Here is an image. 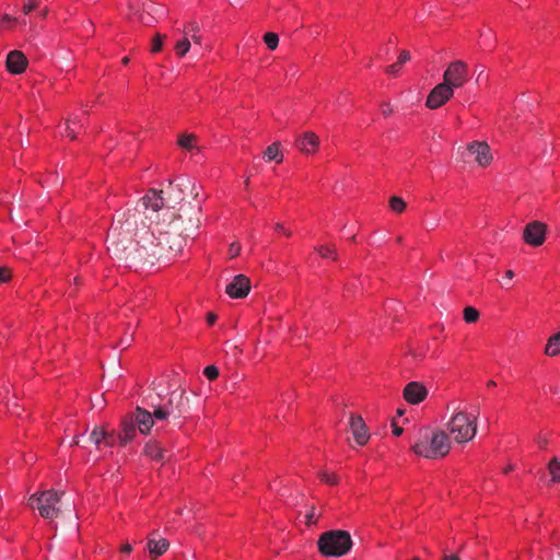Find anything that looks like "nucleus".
<instances>
[{
    "instance_id": "nucleus-1",
    "label": "nucleus",
    "mask_w": 560,
    "mask_h": 560,
    "mask_svg": "<svg viewBox=\"0 0 560 560\" xmlns=\"http://www.w3.org/2000/svg\"><path fill=\"white\" fill-rule=\"evenodd\" d=\"M143 214L151 223L156 224V232L166 234L172 240L174 236L183 238V246L186 240L194 235L200 226L201 206L183 205L177 211L164 207V198L154 189L139 201Z\"/></svg>"
},
{
    "instance_id": "nucleus-2",
    "label": "nucleus",
    "mask_w": 560,
    "mask_h": 560,
    "mask_svg": "<svg viewBox=\"0 0 560 560\" xmlns=\"http://www.w3.org/2000/svg\"><path fill=\"white\" fill-rule=\"evenodd\" d=\"M183 249V238L174 236L172 240L166 234L153 231H143L128 257V262L153 265L160 259H170Z\"/></svg>"
},
{
    "instance_id": "nucleus-3",
    "label": "nucleus",
    "mask_w": 560,
    "mask_h": 560,
    "mask_svg": "<svg viewBox=\"0 0 560 560\" xmlns=\"http://www.w3.org/2000/svg\"><path fill=\"white\" fill-rule=\"evenodd\" d=\"M139 205L133 210L122 213L112 224L107 233V250L120 260H128L130 253L135 248L133 235L138 229L140 219Z\"/></svg>"
},
{
    "instance_id": "nucleus-4",
    "label": "nucleus",
    "mask_w": 560,
    "mask_h": 560,
    "mask_svg": "<svg viewBox=\"0 0 560 560\" xmlns=\"http://www.w3.org/2000/svg\"><path fill=\"white\" fill-rule=\"evenodd\" d=\"M416 455L428 459H436L446 456L451 448L448 435L442 431H431L428 428L419 431V438L412 445Z\"/></svg>"
},
{
    "instance_id": "nucleus-5",
    "label": "nucleus",
    "mask_w": 560,
    "mask_h": 560,
    "mask_svg": "<svg viewBox=\"0 0 560 560\" xmlns=\"http://www.w3.org/2000/svg\"><path fill=\"white\" fill-rule=\"evenodd\" d=\"M148 406L153 409L156 421H165L170 418L178 420L188 411V399L184 390H173L165 401L155 402L152 399Z\"/></svg>"
},
{
    "instance_id": "nucleus-6",
    "label": "nucleus",
    "mask_w": 560,
    "mask_h": 560,
    "mask_svg": "<svg viewBox=\"0 0 560 560\" xmlns=\"http://www.w3.org/2000/svg\"><path fill=\"white\" fill-rule=\"evenodd\" d=\"M317 546L325 557H342L351 549L352 539L347 530H328L319 536Z\"/></svg>"
},
{
    "instance_id": "nucleus-7",
    "label": "nucleus",
    "mask_w": 560,
    "mask_h": 560,
    "mask_svg": "<svg viewBox=\"0 0 560 560\" xmlns=\"http://www.w3.org/2000/svg\"><path fill=\"white\" fill-rule=\"evenodd\" d=\"M453 408L454 415L451 418L447 428L450 434L457 443H465L470 441L477 432V418L478 413L470 417L465 411L459 410L453 404L448 405L447 408Z\"/></svg>"
},
{
    "instance_id": "nucleus-8",
    "label": "nucleus",
    "mask_w": 560,
    "mask_h": 560,
    "mask_svg": "<svg viewBox=\"0 0 560 560\" xmlns=\"http://www.w3.org/2000/svg\"><path fill=\"white\" fill-rule=\"evenodd\" d=\"M63 492H57L52 489L36 492L28 499V505L37 509L39 515L44 518L54 520L60 515V499Z\"/></svg>"
},
{
    "instance_id": "nucleus-9",
    "label": "nucleus",
    "mask_w": 560,
    "mask_h": 560,
    "mask_svg": "<svg viewBox=\"0 0 560 560\" xmlns=\"http://www.w3.org/2000/svg\"><path fill=\"white\" fill-rule=\"evenodd\" d=\"M154 190L164 198L163 209H173L176 203L184 199L187 191L194 195L195 199L198 198L195 184L190 178L185 176H180L174 182L170 180L166 189Z\"/></svg>"
},
{
    "instance_id": "nucleus-10",
    "label": "nucleus",
    "mask_w": 560,
    "mask_h": 560,
    "mask_svg": "<svg viewBox=\"0 0 560 560\" xmlns=\"http://www.w3.org/2000/svg\"><path fill=\"white\" fill-rule=\"evenodd\" d=\"M468 80V66L462 60L451 62L443 74V82L454 90L464 86Z\"/></svg>"
},
{
    "instance_id": "nucleus-11",
    "label": "nucleus",
    "mask_w": 560,
    "mask_h": 560,
    "mask_svg": "<svg viewBox=\"0 0 560 560\" xmlns=\"http://www.w3.org/2000/svg\"><path fill=\"white\" fill-rule=\"evenodd\" d=\"M454 95V89L445 82L439 83L428 95L427 106L431 109H436L444 105Z\"/></svg>"
},
{
    "instance_id": "nucleus-12",
    "label": "nucleus",
    "mask_w": 560,
    "mask_h": 560,
    "mask_svg": "<svg viewBox=\"0 0 560 560\" xmlns=\"http://www.w3.org/2000/svg\"><path fill=\"white\" fill-rule=\"evenodd\" d=\"M546 231V224L539 221H533L525 226L523 238L528 245L537 247L545 242Z\"/></svg>"
},
{
    "instance_id": "nucleus-13",
    "label": "nucleus",
    "mask_w": 560,
    "mask_h": 560,
    "mask_svg": "<svg viewBox=\"0 0 560 560\" xmlns=\"http://www.w3.org/2000/svg\"><path fill=\"white\" fill-rule=\"evenodd\" d=\"M250 291V280L244 275L234 277L231 283L225 288L226 294L232 299H243Z\"/></svg>"
},
{
    "instance_id": "nucleus-14",
    "label": "nucleus",
    "mask_w": 560,
    "mask_h": 560,
    "mask_svg": "<svg viewBox=\"0 0 560 560\" xmlns=\"http://www.w3.org/2000/svg\"><path fill=\"white\" fill-rule=\"evenodd\" d=\"M349 427L355 442L359 445H365L370 439V434L363 418L358 415H351Z\"/></svg>"
},
{
    "instance_id": "nucleus-15",
    "label": "nucleus",
    "mask_w": 560,
    "mask_h": 560,
    "mask_svg": "<svg viewBox=\"0 0 560 560\" xmlns=\"http://www.w3.org/2000/svg\"><path fill=\"white\" fill-rule=\"evenodd\" d=\"M428 396L427 388L418 382H410L404 389V398L411 405H417Z\"/></svg>"
},
{
    "instance_id": "nucleus-16",
    "label": "nucleus",
    "mask_w": 560,
    "mask_h": 560,
    "mask_svg": "<svg viewBox=\"0 0 560 560\" xmlns=\"http://www.w3.org/2000/svg\"><path fill=\"white\" fill-rule=\"evenodd\" d=\"M155 417L153 411H149L142 407H137L133 413V422L138 425L142 434H148L154 424Z\"/></svg>"
},
{
    "instance_id": "nucleus-17",
    "label": "nucleus",
    "mask_w": 560,
    "mask_h": 560,
    "mask_svg": "<svg viewBox=\"0 0 560 560\" xmlns=\"http://www.w3.org/2000/svg\"><path fill=\"white\" fill-rule=\"evenodd\" d=\"M467 150L476 156L475 160L480 166H487L492 161L490 148L486 142L474 141Z\"/></svg>"
},
{
    "instance_id": "nucleus-18",
    "label": "nucleus",
    "mask_w": 560,
    "mask_h": 560,
    "mask_svg": "<svg viewBox=\"0 0 560 560\" xmlns=\"http://www.w3.org/2000/svg\"><path fill=\"white\" fill-rule=\"evenodd\" d=\"M5 66L9 72L13 74H20L25 71L27 59L22 51L12 50L7 56Z\"/></svg>"
},
{
    "instance_id": "nucleus-19",
    "label": "nucleus",
    "mask_w": 560,
    "mask_h": 560,
    "mask_svg": "<svg viewBox=\"0 0 560 560\" xmlns=\"http://www.w3.org/2000/svg\"><path fill=\"white\" fill-rule=\"evenodd\" d=\"M319 145V138L311 131H307L296 138L295 147L305 154H312L316 152Z\"/></svg>"
},
{
    "instance_id": "nucleus-20",
    "label": "nucleus",
    "mask_w": 560,
    "mask_h": 560,
    "mask_svg": "<svg viewBox=\"0 0 560 560\" xmlns=\"http://www.w3.org/2000/svg\"><path fill=\"white\" fill-rule=\"evenodd\" d=\"M143 454L160 463L165 460V450L155 440H151L144 445Z\"/></svg>"
},
{
    "instance_id": "nucleus-21",
    "label": "nucleus",
    "mask_w": 560,
    "mask_h": 560,
    "mask_svg": "<svg viewBox=\"0 0 560 560\" xmlns=\"http://www.w3.org/2000/svg\"><path fill=\"white\" fill-rule=\"evenodd\" d=\"M170 542L165 538L155 539L154 537H149L147 542L148 551L154 559L166 552Z\"/></svg>"
},
{
    "instance_id": "nucleus-22",
    "label": "nucleus",
    "mask_w": 560,
    "mask_h": 560,
    "mask_svg": "<svg viewBox=\"0 0 560 560\" xmlns=\"http://www.w3.org/2000/svg\"><path fill=\"white\" fill-rule=\"evenodd\" d=\"M281 143L273 142L264 151V159L267 162L275 161L276 163H281L283 161V154L280 150Z\"/></svg>"
},
{
    "instance_id": "nucleus-23",
    "label": "nucleus",
    "mask_w": 560,
    "mask_h": 560,
    "mask_svg": "<svg viewBox=\"0 0 560 560\" xmlns=\"http://www.w3.org/2000/svg\"><path fill=\"white\" fill-rule=\"evenodd\" d=\"M136 434V428L133 422L124 421L121 433L118 435V439L122 445H126L130 442Z\"/></svg>"
},
{
    "instance_id": "nucleus-24",
    "label": "nucleus",
    "mask_w": 560,
    "mask_h": 560,
    "mask_svg": "<svg viewBox=\"0 0 560 560\" xmlns=\"http://www.w3.org/2000/svg\"><path fill=\"white\" fill-rule=\"evenodd\" d=\"M411 59L410 52L408 50H402L399 54L398 61L388 66L386 68V72L392 75H396L399 72L400 66L406 63Z\"/></svg>"
},
{
    "instance_id": "nucleus-25",
    "label": "nucleus",
    "mask_w": 560,
    "mask_h": 560,
    "mask_svg": "<svg viewBox=\"0 0 560 560\" xmlns=\"http://www.w3.org/2000/svg\"><path fill=\"white\" fill-rule=\"evenodd\" d=\"M545 353L550 357L560 354V334H556L549 338Z\"/></svg>"
},
{
    "instance_id": "nucleus-26",
    "label": "nucleus",
    "mask_w": 560,
    "mask_h": 560,
    "mask_svg": "<svg viewBox=\"0 0 560 560\" xmlns=\"http://www.w3.org/2000/svg\"><path fill=\"white\" fill-rule=\"evenodd\" d=\"M548 471L552 482H560V458L552 457L548 463Z\"/></svg>"
},
{
    "instance_id": "nucleus-27",
    "label": "nucleus",
    "mask_w": 560,
    "mask_h": 560,
    "mask_svg": "<svg viewBox=\"0 0 560 560\" xmlns=\"http://www.w3.org/2000/svg\"><path fill=\"white\" fill-rule=\"evenodd\" d=\"M105 440H107V431L101 427H95L90 434V441L100 447Z\"/></svg>"
},
{
    "instance_id": "nucleus-28",
    "label": "nucleus",
    "mask_w": 560,
    "mask_h": 560,
    "mask_svg": "<svg viewBox=\"0 0 560 560\" xmlns=\"http://www.w3.org/2000/svg\"><path fill=\"white\" fill-rule=\"evenodd\" d=\"M177 143L183 149L192 150L196 147L195 145V143H196V136L191 135V133H189V135H187V133L180 135L178 137Z\"/></svg>"
},
{
    "instance_id": "nucleus-29",
    "label": "nucleus",
    "mask_w": 560,
    "mask_h": 560,
    "mask_svg": "<svg viewBox=\"0 0 560 560\" xmlns=\"http://www.w3.org/2000/svg\"><path fill=\"white\" fill-rule=\"evenodd\" d=\"M315 250L323 257V258H331L332 260H337L338 254L336 252V248L334 246H318L315 248Z\"/></svg>"
},
{
    "instance_id": "nucleus-30",
    "label": "nucleus",
    "mask_w": 560,
    "mask_h": 560,
    "mask_svg": "<svg viewBox=\"0 0 560 560\" xmlns=\"http://www.w3.org/2000/svg\"><path fill=\"white\" fill-rule=\"evenodd\" d=\"M264 42L269 49L273 50L278 47L279 37L276 33L269 32L264 35Z\"/></svg>"
},
{
    "instance_id": "nucleus-31",
    "label": "nucleus",
    "mask_w": 560,
    "mask_h": 560,
    "mask_svg": "<svg viewBox=\"0 0 560 560\" xmlns=\"http://www.w3.org/2000/svg\"><path fill=\"white\" fill-rule=\"evenodd\" d=\"M390 209L394 212L401 213L406 208V202L399 197H392L389 200Z\"/></svg>"
},
{
    "instance_id": "nucleus-32",
    "label": "nucleus",
    "mask_w": 560,
    "mask_h": 560,
    "mask_svg": "<svg viewBox=\"0 0 560 560\" xmlns=\"http://www.w3.org/2000/svg\"><path fill=\"white\" fill-rule=\"evenodd\" d=\"M190 46H191L190 42L187 37L179 40L175 46L177 56L183 57L184 55H186L188 52Z\"/></svg>"
},
{
    "instance_id": "nucleus-33",
    "label": "nucleus",
    "mask_w": 560,
    "mask_h": 560,
    "mask_svg": "<svg viewBox=\"0 0 560 560\" xmlns=\"http://www.w3.org/2000/svg\"><path fill=\"white\" fill-rule=\"evenodd\" d=\"M478 318H479V312L475 307L467 306L464 308V319L467 323H475Z\"/></svg>"
},
{
    "instance_id": "nucleus-34",
    "label": "nucleus",
    "mask_w": 560,
    "mask_h": 560,
    "mask_svg": "<svg viewBox=\"0 0 560 560\" xmlns=\"http://www.w3.org/2000/svg\"><path fill=\"white\" fill-rule=\"evenodd\" d=\"M147 15L144 13L139 14V20L144 24H150L151 20L153 19L152 13H158L159 9L154 5H150L144 9Z\"/></svg>"
},
{
    "instance_id": "nucleus-35",
    "label": "nucleus",
    "mask_w": 560,
    "mask_h": 560,
    "mask_svg": "<svg viewBox=\"0 0 560 560\" xmlns=\"http://www.w3.org/2000/svg\"><path fill=\"white\" fill-rule=\"evenodd\" d=\"M203 374L209 381H214L219 376V369L215 365H208L205 368Z\"/></svg>"
},
{
    "instance_id": "nucleus-36",
    "label": "nucleus",
    "mask_w": 560,
    "mask_h": 560,
    "mask_svg": "<svg viewBox=\"0 0 560 560\" xmlns=\"http://www.w3.org/2000/svg\"><path fill=\"white\" fill-rule=\"evenodd\" d=\"M164 37V35L155 34L151 48L152 52H159L162 49Z\"/></svg>"
},
{
    "instance_id": "nucleus-37",
    "label": "nucleus",
    "mask_w": 560,
    "mask_h": 560,
    "mask_svg": "<svg viewBox=\"0 0 560 560\" xmlns=\"http://www.w3.org/2000/svg\"><path fill=\"white\" fill-rule=\"evenodd\" d=\"M319 477L322 481L329 485H336L338 482V477L335 474H328L327 471H323L319 474Z\"/></svg>"
},
{
    "instance_id": "nucleus-38",
    "label": "nucleus",
    "mask_w": 560,
    "mask_h": 560,
    "mask_svg": "<svg viewBox=\"0 0 560 560\" xmlns=\"http://www.w3.org/2000/svg\"><path fill=\"white\" fill-rule=\"evenodd\" d=\"M38 5V1L37 0H28L24 5H23V12L24 14H28L31 13L33 10H35Z\"/></svg>"
},
{
    "instance_id": "nucleus-39",
    "label": "nucleus",
    "mask_w": 560,
    "mask_h": 560,
    "mask_svg": "<svg viewBox=\"0 0 560 560\" xmlns=\"http://www.w3.org/2000/svg\"><path fill=\"white\" fill-rule=\"evenodd\" d=\"M11 277V270L7 267H0V282H7Z\"/></svg>"
},
{
    "instance_id": "nucleus-40",
    "label": "nucleus",
    "mask_w": 560,
    "mask_h": 560,
    "mask_svg": "<svg viewBox=\"0 0 560 560\" xmlns=\"http://www.w3.org/2000/svg\"><path fill=\"white\" fill-rule=\"evenodd\" d=\"M317 521V515L315 513V508L313 506L310 513L306 514V523L308 525L315 524Z\"/></svg>"
},
{
    "instance_id": "nucleus-41",
    "label": "nucleus",
    "mask_w": 560,
    "mask_h": 560,
    "mask_svg": "<svg viewBox=\"0 0 560 560\" xmlns=\"http://www.w3.org/2000/svg\"><path fill=\"white\" fill-rule=\"evenodd\" d=\"M199 31V26L197 23L192 22V23H189L186 28H185V34H188V33H192V34H196L197 32Z\"/></svg>"
},
{
    "instance_id": "nucleus-42",
    "label": "nucleus",
    "mask_w": 560,
    "mask_h": 560,
    "mask_svg": "<svg viewBox=\"0 0 560 560\" xmlns=\"http://www.w3.org/2000/svg\"><path fill=\"white\" fill-rule=\"evenodd\" d=\"M240 250H241L240 244L233 243L230 246V255H231V257L237 256L240 254Z\"/></svg>"
},
{
    "instance_id": "nucleus-43",
    "label": "nucleus",
    "mask_w": 560,
    "mask_h": 560,
    "mask_svg": "<svg viewBox=\"0 0 560 560\" xmlns=\"http://www.w3.org/2000/svg\"><path fill=\"white\" fill-rule=\"evenodd\" d=\"M536 442L540 448H546L548 445V440L545 436H537Z\"/></svg>"
},
{
    "instance_id": "nucleus-44",
    "label": "nucleus",
    "mask_w": 560,
    "mask_h": 560,
    "mask_svg": "<svg viewBox=\"0 0 560 560\" xmlns=\"http://www.w3.org/2000/svg\"><path fill=\"white\" fill-rule=\"evenodd\" d=\"M70 120H67V124H66V133L68 137H70L71 139H75V132L71 129L70 125H69Z\"/></svg>"
},
{
    "instance_id": "nucleus-45",
    "label": "nucleus",
    "mask_w": 560,
    "mask_h": 560,
    "mask_svg": "<svg viewBox=\"0 0 560 560\" xmlns=\"http://www.w3.org/2000/svg\"><path fill=\"white\" fill-rule=\"evenodd\" d=\"M276 230H277L278 232L283 233V234H284V235H287V236H290V235H291V232H290V231H288V230H287L282 224H280V223H277V224H276Z\"/></svg>"
},
{
    "instance_id": "nucleus-46",
    "label": "nucleus",
    "mask_w": 560,
    "mask_h": 560,
    "mask_svg": "<svg viewBox=\"0 0 560 560\" xmlns=\"http://www.w3.org/2000/svg\"><path fill=\"white\" fill-rule=\"evenodd\" d=\"M382 113L384 116H389L393 113V108L388 104H385L382 106Z\"/></svg>"
},
{
    "instance_id": "nucleus-47",
    "label": "nucleus",
    "mask_w": 560,
    "mask_h": 560,
    "mask_svg": "<svg viewBox=\"0 0 560 560\" xmlns=\"http://www.w3.org/2000/svg\"><path fill=\"white\" fill-rule=\"evenodd\" d=\"M402 428L398 427L396 423H393V434L399 436L402 434Z\"/></svg>"
},
{
    "instance_id": "nucleus-48",
    "label": "nucleus",
    "mask_w": 560,
    "mask_h": 560,
    "mask_svg": "<svg viewBox=\"0 0 560 560\" xmlns=\"http://www.w3.org/2000/svg\"><path fill=\"white\" fill-rule=\"evenodd\" d=\"M103 443L108 446H113L115 443L114 435L107 432V440H105Z\"/></svg>"
},
{
    "instance_id": "nucleus-49",
    "label": "nucleus",
    "mask_w": 560,
    "mask_h": 560,
    "mask_svg": "<svg viewBox=\"0 0 560 560\" xmlns=\"http://www.w3.org/2000/svg\"><path fill=\"white\" fill-rule=\"evenodd\" d=\"M215 320H217L215 314H213V313L207 314V322L209 323V325H213Z\"/></svg>"
},
{
    "instance_id": "nucleus-50",
    "label": "nucleus",
    "mask_w": 560,
    "mask_h": 560,
    "mask_svg": "<svg viewBox=\"0 0 560 560\" xmlns=\"http://www.w3.org/2000/svg\"><path fill=\"white\" fill-rule=\"evenodd\" d=\"M121 551L125 553H130L132 551V547L130 544H124L121 546Z\"/></svg>"
},
{
    "instance_id": "nucleus-51",
    "label": "nucleus",
    "mask_w": 560,
    "mask_h": 560,
    "mask_svg": "<svg viewBox=\"0 0 560 560\" xmlns=\"http://www.w3.org/2000/svg\"><path fill=\"white\" fill-rule=\"evenodd\" d=\"M442 560H460V559L456 555H451V556L444 555Z\"/></svg>"
},
{
    "instance_id": "nucleus-52",
    "label": "nucleus",
    "mask_w": 560,
    "mask_h": 560,
    "mask_svg": "<svg viewBox=\"0 0 560 560\" xmlns=\"http://www.w3.org/2000/svg\"><path fill=\"white\" fill-rule=\"evenodd\" d=\"M191 37H192L194 43H196V44H200V42H201L200 36H198L197 34H192V36H191Z\"/></svg>"
},
{
    "instance_id": "nucleus-53",
    "label": "nucleus",
    "mask_w": 560,
    "mask_h": 560,
    "mask_svg": "<svg viewBox=\"0 0 560 560\" xmlns=\"http://www.w3.org/2000/svg\"><path fill=\"white\" fill-rule=\"evenodd\" d=\"M513 277H514V272L512 270H506L505 271V278L511 280Z\"/></svg>"
},
{
    "instance_id": "nucleus-54",
    "label": "nucleus",
    "mask_w": 560,
    "mask_h": 560,
    "mask_svg": "<svg viewBox=\"0 0 560 560\" xmlns=\"http://www.w3.org/2000/svg\"><path fill=\"white\" fill-rule=\"evenodd\" d=\"M514 469V466L513 465H508L505 468H504V474H508L510 471H512Z\"/></svg>"
},
{
    "instance_id": "nucleus-55",
    "label": "nucleus",
    "mask_w": 560,
    "mask_h": 560,
    "mask_svg": "<svg viewBox=\"0 0 560 560\" xmlns=\"http://www.w3.org/2000/svg\"><path fill=\"white\" fill-rule=\"evenodd\" d=\"M495 385H497V384H495V382H494V381H489V382H488V384H487V386H488V387H493V386H495Z\"/></svg>"
},
{
    "instance_id": "nucleus-56",
    "label": "nucleus",
    "mask_w": 560,
    "mask_h": 560,
    "mask_svg": "<svg viewBox=\"0 0 560 560\" xmlns=\"http://www.w3.org/2000/svg\"><path fill=\"white\" fill-rule=\"evenodd\" d=\"M72 124H74V125H75V124H78V125L82 126V122H81V120H80V119H74V120H72Z\"/></svg>"
},
{
    "instance_id": "nucleus-57",
    "label": "nucleus",
    "mask_w": 560,
    "mask_h": 560,
    "mask_svg": "<svg viewBox=\"0 0 560 560\" xmlns=\"http://www.w3.org/2000/svg\"><path fill=\"white\" fill-rule=\"evenodd\" d=\"M128 62H129V58L128 57L122 58V63L124 65H128Z\"/></svg>"
},
{
    "instance_id": "nucleus-58",
    "label": "nucleus",
    "mask_w": 560,
    "mask_h": 560,
    "mask_svg": "<svg viewBox=\"0 0 560 560\" xmlns=\"http://www.w3.org/2000/svg\"><path fill=\"white\" fill-rule=\"evenodd\" d=\"M11 20H12V19H11L9 15H4V16H3V21H5V22H9V21H11Z\"/></svg>"
},
{
    "instance_id": "nucleus-59",
    "label": "nucleus",
    "mask_w": 560,
    "mask_h": 560,
    "mask_svg": "<svg viewBox=\"0 0 560 560\" xmlns=\"http://www.w3.org/2000/svg\"><path fill=\"white\" fill-rule=\"evenodd\" d=\"M397 413H398V416H402L404 411L402 410H398Z\"/></svg>"
},
{
    "instance_id": "nucleus-60",
    "label": "nucleus",
    "mask_w": 560,
    "mask_h": 560,
    "mask_svg": "<svg viewBox=\"0 0 560 560\" xmlns=\"http://www.w3.org/2000/svg\"><path fill=\"white\" fill-rule=\"evenodd\" d=\"M351 241H352V242H355V241H357L355 235H353V236L351 237Z\"/></svg>"
},
{
    "instance_id": "nucleus-61",
    "label": "nucleus",
    "mask_w": 560,
    "mask_h": 560,
    "mask_svg": "<svg viewBox=\"0 0 560 560\" xmlns=\"http://www.w3.org/2000/svg\"><path fill=\"white\" fill-rule=\"evenodd\" d=\"M429 447H432V440H429Z\"/></svg>"
},
{
    "instance_id": "nucleus-62",
    "label": "nucleus",
    "mask_w": 560,
    "mask_h": 560,
    "mask_svg": "<svg viewBox=\"0 0 560 560\" xmlns=\"http://www.w3.org/2000/svg\"><path fill=\"white\" fill-rule=\"evenodd\" d=\"M413 560H419V559L415 558Z\"/></svg>"
}]
</instances>
